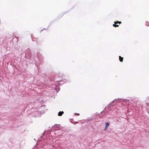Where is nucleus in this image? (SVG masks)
<instances>
[{"mask_svg": "<svg viewBox=\"0 0 149 149\" xmlns=\"http://www.w3.org/2000/svg\"><path fill=\"white\" fill-rule=\"evenodd\" d=\"M64 113V112L63 111L59 112L58 114V115L59 116H61Z\"/></svg>", "mask_w": 149, "mask_h": 149, "instance_id": "7ed1b4c3", "label": "nucleus"}, {"mask_svg": "<svg viewBox=\"0 0 149 149\" xmlns=\"http://www.w3.org/2000/svg\"><path fill=\"white\" fill-rule=\"evenodd\" d=\"M77 115H79V113H78V114H77Z\"/></svg>", "mask_w": 149, "mask_h": 149, "instance_id": "39448f33", "label": "nucleus"}, {"mask_svg": "<svg viewBox=\"0 0 149 149\" xmlns=\"http://www.w3.org/2000/svg\"><path fill=\"white\" fill-rule=\"evenodd\" d=\"M109 123H107L105 124V130H106L107 128V127L109 126Z\"/></svg>", "mask_w": 149, "mask_h": 149, "instance_id": "f03ea898", "label": "nucleus"}, {"mask_svg": "<svg viewBox=\"0 0 149 149\" xmlns=\"http://www.w3.org/2000/svg\"><path fill=\"white\" fill-rule=\"evenodd\" d=\"M119 59L120 61V62H123V57H121L120 56H119Z\"/></svg>", "mask_w": 149, "mask_h": 149, "instance_id": "20e7f679", "label": "nucleus"}, {"mask_svg": "<svg viewBox=\"0 0 149 149\" xmlns=\"http://www.w3.org/2000/svg\"><path fill=\"white\" fill-rule=\"evenodd\" d=\"M114 23L115 24H113V26L114 27H118L119 26V25H117L116 24L118 23H119V24H120L121 23V22L117 21L116 22H115Z\"/></svg>", "mask_w": 149, "mask_h": 149, "instance_id": "f257e3e1", "label": "nucleus"}]
</instances>
